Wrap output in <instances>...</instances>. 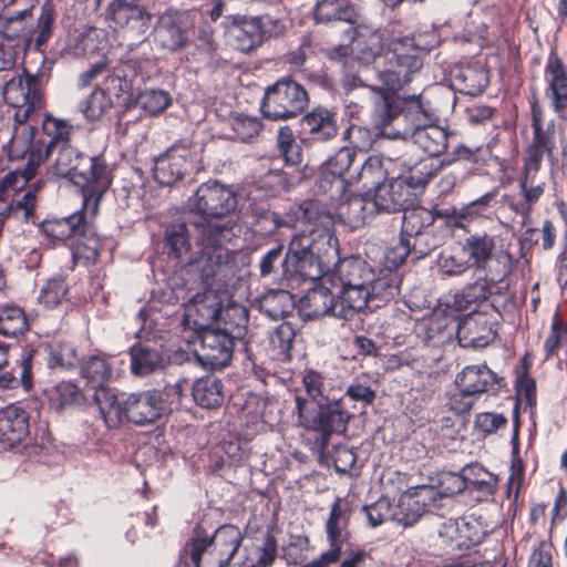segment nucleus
<instances>
[{
  "label": "nucleus",
  "mask_w": 567,
  "mask_h": 567,
  "mask_svg": "<svg viewBox=\"0 0 567 567\" xmlns=\"http://www.w3.org/2000/svg\"><path fill=\"white\" fill-rule=\"evenodd\" d=\"M545 74L551 106L560 118L567 121V66L557 55L551 54L545 66Z\"/></svg>",
  "instance_id": "5701e85b"
},
{
  "label": "nucleus",
  "mask_w": 567,
  "mask_h": 567,
  "mask_svg": "<svg viewBox=\"0 0 567 567\" xmlns=\"http://www.w3.org/2000/svg\"><path fill=\"white\" fill-rule=\"evenodd\" d=\"M454 81L461 93L475 96L485 90L488 84V76L482 68L467 66L455 73Z\"/></svg>",
  "instance_id": "3c124183"
},
{
  "label": "nucleus",
  "mask_w": 567,
  "mask_h": 567,
  "mask_svg": "<svg viewBox=\"0 0 567 567\" xmlns=\"http://www.w3.org/2000/svg\"><path fill=\"white\" fill-rule=\"evenodd\" d=\"M336 296V318L350 320L364 311L371 302L368 288L341 287Z\"/></svg>",
  "instance_id": "72a5a7b5"
},
{
  "label": "nucleus",
  "mask_w": 567,
  "mask_h": 567,
  "mask_svg": "<svg viewBox=\"0 0 567 567\" xmlns=\"http://www.w3.org/2000/svg\"><path fill=\"white\" fill-rule=\"evenodd\" d=\"M466 481L470 491L477 492L483 498H488L495 494L498 478L483 466L474 464L466 466Z\"/></svg>",
  "instance_id": "864d4df0"
},
{
  "label": "nucleus",
  "mask_w": 567,
  "mask_h": 567,
  "mask_svg": "<svg viewBox=\"0 0 567 567\" xmlns=\"http://www.w3.org/2000/svg\"><path fill=\"white\" fill-rule=\"evenodd\" d=\"M466 488V466L460 473H442L439 477L437 487H434L436 497H452Z\"/></svg>",
  "instance_id": "e2e57ef3"
},
{
  "label": "nucleus",
  "mask_w": 567,
  "mask_h": 567,
  "mask_svg": "<svg viewBox=\"0 0 567 567\" xmlns=\"http://www.w3.org/2000/svg\"><path fill=\"white\" fill-rule=\"evenodd\" d=\"M0 37L7 40L23 39L30 43L33 40L31 10L25 9L11 17L0 16Z\"/></svg>",
  "instance_id": "79ce46f5"
},
{
  "label": "nucleus",
  "mask_w": 567,
  "mask_h": 567,
  "mask_svg": "<svg viewBox=\"0 0 567 567\" xmlns=\"http://www.w3.org/2000/svg\"><path fill=\"white\" fill-rule=\"evenodd\" d=\"M199 245H213L234 236L233 224L210 221L204 217L189 215L183 220L167 225L164 234V244L169 257L181 259L190 251V236Z\"/></svg>",
  "instance_id": "20e7f679"
},
{
  "label": "nucleus",
  "mask_w": 567,
  "mask_h": 567,
  "mask_svg": "<svg viewBox=\"0 0 567 567\" xmlns=\"http://www.w3.org/2000/svg\"><path fill=\"white\" fill-rule=\"evenodd\" d=\"M155 41L169 51L182 49L186 44V37L175 23H162L155 30Z\"/></svg>",
  "instance_id": "0e129e2a"
},
{
  "label": "nucleus",
  "mask_w": 567,
  "mask_h": 567,
  "mask_svg": "<svg viewBox=\"0 0 567 567\" xmlns=\"http://www.w3.org/2000/svg\"><path fill=\"white\" fill-rule=\"evenodd\" d=\"M28 330V319L20 307L4 306L0 308V334L14 338Z\"/></svg>",
  "instance_id": "6e6d98bb"
},
{
  "label": "nucleus",
  "mask_w": 567,
  "mask_h": 567,
  "mask_svg": "<svg viewBox=\"0 0 567 567\" xmlns=\"http://www.w3.org/2000/svg\"><path fill=\"white\" fill-rule=\"evenodd\" d=\"M401 281L399 272L391 268L381 269L378 276L373 271V281L368 286L371 302H388L394 299L400 292Z\"/></svg>",
  "instance_id": "58836bf2"
},
{
  "label": "nucleus",
  "mask_w": 567,
  "mask_h": 567,
  "mask_svg": "<svg viewBox=\"0 0 567 567\" xmlns=\"http://www.w3.org/2000/svg\"><path fill=\"white\" fill-rule=\"evenodd\" d=\"M221 301L215 291L197 293L186 306V317L199 329L208 328L213 322L219 321Z\"/></svg>",
  "instance_id": "a878e982"
},
{
  "label": "nucleus",
  "mask_w": 567,
  "mask_h": 567,
  "mask_svg": "<svg viewBox=\"0 0 567 567\" xmlns=\"http://www.w3.org/2000/svg\"><path fill=\"white\" fill-rule=\"evenodd\" d=\"M219 320L224 324L221 331L236 339H243L249 320L248 309L243 305L230 302L226 308L221 307Z\"/></svg>",
  "instance_id": "8fccbe9b"
},
{
  "label": "nucleus",
  "mask_w": 567,
  "mask_h": 567,
  "mask_svg": "<svg viewBox=\"0 0 567 567\" xmlns=\"http://www.w3.org/2000/svg\"><path fill=\"white\" fill-rule=\"evenodd\" d=\"M300 311L305 319L313 320L323 316L336 318L334 293L324 286H316L300 299Z\"/></svg>",
  "instance_id": "7c9ffc66"
},
{
  "label": "nucleus",
  "mask_w": 567,
  "mask_h": 567,
  "mask_svg": "<svg viewBox=\"0 0 567 567\" xmlns=\"http://www.w3.org/2000/svg\"><path fill=\"white\" fill-rule=\"evenodd\" d=\"M237 205L238 199L234 188L217 181L200 184L195 194L187 200L190 213H195L194 217H204L218 223H223L224 218L231 215ZM226 223H229V220Z\"/></svg>",
  "instance_id": "9d476101"
},
{
  "label": "nucleus",
  "mask_w": 567,
  "mask_h": 567,
  "mask_svg": "<svg viewBox=\"0 0 567 567\" xmlns=\"http://www.w3.org/2000/svg\"><path fill=\"white\" fill-rule=\"evenodd\" d=\"M308 102L309 97L302 85L282 79L267 87L260 110L268 120L285 121L301 114Z\"/></svg>",
  "instance_id": "9b49d317"
},
{
  "label": "nucleus",
  "mask_w": 567,
  "mask_h": 567,
  "mask_svg": "<svg viewBox=\"0 0 567 567\" xmlns=\"http://www.w3.org/2000/svg\"><path fill=\"white\" fill-rule=\"evenodd\" d=\"M413 190L404 178L383 181L374 189L372 200L375 212L395 213L412 202Z\"/></svg>",
  "instance_id": "aec40b11"
},
{
  "label": "nucleus",
  "mask_w": 567,
  "mask_h": 567,
  "mask_svg": "<svg viewBox=\"0 0 567 567\" xmlns=\"http://www.w3.org/2000/svg\"><path fill=\"white\" fill-rule=\"evenodd\" d=\"M192 394L195 402L205 409L220 406L224 401L221 381L210 374L196 380L192 386Z\"/></svg>",
  "instance_id": "a19ab883"
},
{
  "label": "nucleus",
  "mask_w": 567,
  "mask_h": 567,
  "mask_svg": "<svg viewBox=\"0 0 567 567\" xmlns=\"http://www.w3.org/2000/svg\"><path fill=\"white\" fill-rule=\"evenodd\" d=\"M131 372L135 377H147L163 370L167 360L161 348L136 343L130 349Z\"/></svg>",
  "instance_id": "2f4dec72"
},
{
  "label": "nucleus",
  "mask_w": 567,
  "mask_h": 567,
  "mask_svg": "<svg viewBox=\"0 0 567 567\" xmlns=\"http://www.w3.org/2000/svg\"><path fill=\"white\" fill-rule=\"evenodd\" d=\"M81 375L86 380V386L107 384L112 377V367L103 355H91L81 367Z\"/></svg>",
  "instance_id": "5fc2aeb1"
},
{
  "label": "nucleus",
  "mask_w": 567,
  "mask_h": 567,
  "mask_svg": "<svg viewBox=\"0 0 567 567\" xmlns=\"http://www.w3.org/2000/svg\"><path fill=\"white\" fill-rule=\"evenodd\" d=\"M282 252L284 246L280 244L261 257L259 262V276L261 278L289 279V275L285 274V255Z\"/></svg>",
  "instance_id": "bf43d9fd"
},
{
  "label": "nucleus",
  "mask_w": 567,
  "mask_h": 567,
  "mask_svg": "<svg viewBox=\"0 0 567 567\" xmlns=\"http://www.w3.org/2000/svg\"><path fill=\"white\" fill-rule=\"evenodd\" d=\"M462 252L468 257L472 267L484 272L491 282H503L512 272V254L497 249L496 237L487 233L468 235L462 244Z\"/></svg>",
  "instance_id": "0eeeda50"
},
{
  "label": "nucleus",
  "mask_w": 567,
  "mask_h": 567,
  "mask_svg": "<svg viewBox=\"0 0 567 567\" xmlns=\"http://www.w3.org/2000/svg\"><path fill=\"white\" fill-rule=\"evenodd\" d=\"M303 132L313 142H327L337 137L338 124L336 114L327 107L318 106L303 115Z\"/></svg>",
  "instance_id": "cd10ccee"
},
{
  "label": "nucleus",
  "mask_w": 567,
  "mask_h": 567,
  "mask_svg": "<svg viewBox=\"0 0 567 567\" xmlns=\"http://www.w3.org/2000/svg\"><path fill=\"white\" fill-rule=\"evenodd\" d=\"M43 135L48 140H39L43 142L42 152L44 159L52 155L58 147L70 144V136L73 131V126L65 120L56 118L51 115H45L42 123Z\"/></svg>",
  "instance_id": "e433bc0d"
},
{
  "label": "nucleus",
  "mask_w": 567,
  "mask_h": 567,
  "mask_svg": "<svg viewBox=\"0 0 567 567\" xmlns=\"http://www.w3.org/2000/svg\"><path fill=\"white\" fill-rule=\"evenodd\" d=\"M321 206L323 212L329 214L332 218L329 227L333 224L334 218H337L341 224L347 225L352 229H357L362 227L367 223L368 218L375 213L372 200L368 196L361 194L344 197L337 205L333 215L326 210L322 204Z\"/></svg>",
  "instance_id": "412c9836"
},
{
  "label": "nucleus",
  "mask_w": 567,
  "mask_h": 567,
  "mask_svg": "<svg viewBox=\"0 0 567 567\" xmlns=\"http://www.w3.org/2000/svg\"><path fill=\"white\" fill-rule=\"evenodd\" d=\"M252 225L264 236H270L280 228H291L295 225V217L290 214L281 215L264 207H256L251 212Z\"/></svg>",
  "instance_id": "c03bdc74"
},
{
  "label": "nucleus",
  "mask_w": 567,
  "mask_h": 567,
  "mask_svg": "<svg viewBox=\"0 0 567 567\" xmlns=\"http://www.w3.org/2000/svg\"><path fill=\"white\" fill-rule=\"evenodd\" d=\"M113 106L112 99L105 90L95 89L81 104V112L89 121L100 120Z\"/></svg>",
  "instance_id": "052dcab7"
},
{
  "label": "nucleus",
  "mask_w": 567,
  "mask_h": 567,
  "mask_svg": "<svg viewBox=\"0 0 567 567\" xmlns=\"http://www.w3.org/2000/svg\"><path fill=\"white\" fill-rule=\"evenodd\" d=\"M502 379L486 364L465 367L457 375L455 383L460 390L478 395L484 392H496Z\"/></svg>",
  "instance_id": "b1692460"
},
{
  "label": "nucleus",
  "mask_w": 567,
  "mask_h": 567,
  "mask_svg": "<svg viewBox=\"0 0 567 567\" xmlns=\"http://www.w3.org/2000/svg\"><path fill=\"white\" fill-rule=\"evenodd\" d=\"M302 385L306 391L307 399L312 404H324L337 399L333 388L328 379L320 372L315 370H306L302 375Z\"/></svg>",
  "instance_id": "37998d69"
},
{
  "label": "nucleus",
  "mask_w": 567,
  "mask_h": 567,
  "mask_svg": "<svg viewBox=\"0 0 567 567\" xmlns=\"http://www.w3.org/2000/svg\"><path fill=\"white\" fill-rule=\"evenodd\" d=\"M245 567H268L277 556V540L270 532L262 533L244 547Z\"/></svg>",
  "instance_id": "473e14b6"
},
{
  "label": "nucleus",
  "mask_w": 567,
  "mask_h": 567,
  "mask_svg": "<svg viewBox=\"0 0 567 567\" xmlns=\"http://www.w3.org/2000/svg\"><path fill=\"white\" fill-rule=\"evenodd\" d=\"M137 104L148 114L156 115L164 112L172 103V97L164 90H145L136 100Z\"/></svg>",
  "instance_id": "69168bd1"
},
{
  "label": "nucleus",
  "mask_w": 567,
  "mask_h": 567,
  "mask_svg": "<svg viewBox=\"0 0 567 567\" xmlns=\"http://www.w3.org/2000/svg\"><path fill=\"white\" fill-rule=\"evenodd\" d=\"M53 171L56 176L69 178L79 186L84 207L96 210L112 179L107 163L101 156H86L70 144L55 150Z\"/></svg>",
  "instance_id": "7ed1b4c3"
},
{
  "label": "nucleus",
  "mask_w": 567,
  "mask_h": 567,
  "mask_svg": "<svg viewBox=\"0 0 567 567\" xmlns=\"http://www.w3.org/2000/svg\"><path fill=\"white\" fill-rule=\"evenodd\" d=\"M405 240L409 241V246L412 250V256L414 259L424 258L440 244V238L435 235L433 227L425 231L419 233L416 236H411Z\"/></svg>",
  "instance_id": "774afa93"
},
{
  "label": "nucleus",
  "mask_w": 567,
  "mask_h": 567,
  "mask_svg": "<svg viewBox=\"0 0 567 567\" xmlns=\"http://www.w3.org/2000/svg\"><path fill=\"white\" fill-rule=\"evenodd\" d=\"M107 17L116 27L138 38L145 35L152 21V14L144 7L130 0H113L107 8Z\"/></svg>",
  "instance_id": "6ab92c4d"
},
{
  "label": "nucleus",
  "mask_w": 567,
  "mask_h": 567,
  "mask_svg": "<svg viewBox=\"0 0 567 567\" xmlns=\"http://www.w3.org/2000/svg\"><path fill=\"white\" fill-rule=\"evenodd\" d=\"M497 282H491L487 280L484 275L483 279H478L473 284L465 286L460 292H457L454 297V307L458 311H470L471 315L474 313L475 307L485 301L492 293V286ZM481 319L483 317L471 316L458 330V339L460 342H463L464 347H483L487 344L494 338V331L492 329V324H487L486 320H483L482 333L475 334L474 328H476L477 323H481Z\"/></svg>",
  "instance_id": "6e6552de"
},
{
  "label": "nucleus",
  "mask_w": 567,
  "mask_h": 567,
  "mask_svg": "<svg viewBox=\"0 0 567 567\" xmlns=\"http://www.w3.org/2000/svg\"><path fill=\"white\" fill-rule=\"evenodd\" d=\"M435 501L436 492L433 486H417L400 497L393 519L404 528L412 527L430 511Z\"/></svg>",
  "instance_id": "a211bd4d"
},
{
  "label": "nucleus",
  "mask_w": 567,
  "mask_h": 567,
  "mask_svg": "<svg viewBox=\"0 0 567 567\" xmlns=\"http://www.w3.org/2000/svg\"><path fill=\"white\" fill-rule=\"evenodd\" d=\"M29 433L28 413L13 404L0 409V442L9 447L19 444Z\"/></svg>",
  "instance_id": "bb28decb"
},
{
  "label": "nucleus",
  "mask_w": 567,
  "mask_h": 567,
  "mask_svg": "<svg viewBox=\"0 0 567 567\" xmlns=\"http://www.w3.org/2000/svg\"><path fill=\"white\" fill-rule=\"evenodd\" d=\"M317 409L313 414L309 401L302 395H296L299 424L317 434L316 442L323 451L332 434H341L347 430L351 414L338 398L324 404H318Z\"/></svg>",
  "instance_id": "423d86ee"
},
{
  "label": "nucleus",
  "mask_w": 567,
  "mask_h": 567,
  "mask_svg": "<svg viewBox=\"0 0 567 567\" xmlns=\"http://www.w3.org/2000/svg\"><path fill=\"white\" fill-rule=\"evenodd\" d=\"M235 340L220 329H205L199 336V360L212 369L225 368L233 359Z\"/></svg>",
  "instance_id": "f3484780"
},
{
  "label": "nucleus",
  "mask_w": 567,
  "mask_h": 567,
  "mask_svg": "<svg viewBox=\"0 0 567 567\" xmlns=\"http://www.w3.org/2000/svg\"><path fill=\"white\" fill-rule=\"evenodd\" d=\"M208 537H196L185 547V561L189 558L190 567H217Z\"/></svg>",
  "instance_id": "13d9d810"
},
{
  "label": "nucleus",
  "mask_w": 567,
  "mask_h": 567,
  "mask_svg": "<svg viewBox=\"0 0 567 567\" xmlns=\"http://www.w3.org/2000/svg\"><path fill=\"white\" fill-rule=\"evenodd\" d=\"M350 511L342 506L340 498H337L330 509L329 518L326 523L327 539L330 545L329 550L322 553L317 559L308 563L313 567H329L339 561L341 556V547L349 538Z\"/></svg>",
  "instance_id": "ddd939ff"
},
{
  "label": "nucleus",
  "mask_w": 567,
  "mask_h": 567,
  "mask_svg": "<svg viewBox=\"0 0 567 567\" xmlns=\"http://www.w3.org/2000/svg\"><path fill=\"white\" fill-rule=\"evenodd\" d=\"M404 118L412 120V127L403 132L396 131L394 137L411 135L413 142L431 157L442 155L447 147L449 134L437 126L430 124L435 118L432 110L426 109L420 96L411 97V103L404 113Z\"/></svg>",
  "instance_id": "1a4fd4ad"
},
{
  "label": "nucleus",
  "mask_w": 567,
  "mask_h": 567,
  "mask_svg": "<svg viewBox=\"0 0 567 567\" xmlns=\"http://www.w3.org/2000/svg\"><path fill=\"white\" fill-rule=\"evenodd\" d=\"M56 11L51 2H44L40 8L37 25H33V40L37 48H40L53 34Z\"/></svg>",
  "instance_id": "680f3d73"
},
{
  "label": "nucleus",
  "mask_w": 567,
  "mask_h": 567,
  "mask_svg": "<svg viewBox=\"0 0 567 567\" xmlns=\"http://www.w3.org/2000/svg\"><path fill=\"white\" fill-rule=\"evenodd\" d=\"M259 308L269 318L274 320L281 319L292 311L293 297L284 289L271 290L262 296Z\"/></svg>",
  "instance_id": "09e8293b"
},
{
  "label": "nucleus",
  "mask_w": 567,
  "mask_h": 567,
  "mask_svg": "<svg viewBox=\"0 0 567 567\" xmlns=\"http://www.w3.org/2000/svg\"><path fill=\"white\" fill-rule=\"evenodd\" d=\"M333 277L340 287L368 288L373 281V268L360 257H349L334 265Z\"/></svg>",
  "instance_id": "c85d7f7f"
},
{
  "label": "nucleus",
  "mask_w": 567,
  "mask_h": 567,
  "mask_svg": "<svg viewBox=\"0 0 567 567\" xmlns=\"http://www.w3.org/2000/svg\"><path fill=\"white\" fill-rule=\"evenodd\" d=\"M434 214L424 207H405L403 209L401 237L409 239L419 233L425 231L434 226Z\"/></svg>",
  "instance_id": "49530a36"
},
{
  "label": "nucleus",
  "mask_w": 567,
  "mask_h": 567,
  "mask_svg": "<svg viewBox=\"0 0 567 567\" xmlns=\"http://www.w3.org/2000/svg\"><path fill=\"white\" fill-rule=\"evenodd\" d=\"M228 241L230 239H224L213 245H199L202 251L196 264L204 280L207 281L215 277L230 261L229 250L223 247Z\"/></svg>",
  "instance_id": "f704fd0d"
},
{
  "label": "nucleus",
  "mask_w": 567,
  "mask_h": 567,
  "mask_svg": "<svg viewBox=\"0 0 567 567\" xmlns=\"http://www.w3.org/2000/svg\"><path fill=\"white\" fill-rule=\"evenodd\" d=\"M122 419L136 425H146L156 422L165 411L162 394L156 390L134 392L122 401Z\"/></svg>",
  "instance_id": "2eb2a0df"
},
{
  "label": "nucleus",
  "mask_w": 567,
  "mask_h": 567,
  "mask_svg": "<svg viewBox=\"0 0 567 567\" xmlns=\"http://www.w3.org/2000/svg\"><path fill=\"white\" fill-rule=\"evenodd\" d=\"M352 52L365 65L377 63L375 72L383 86L392 92L412 82L422 66L425 51L414 38L395 35L389 28L375 29L359 23L352 30Z\"/></svg>",
  "instance_id": "f257e3e1"
},
{
  "label": "nucleus",
  "mask_w": 567,
  "mask_h": 567,
  "mask_svg": "<svg viewBox=\"0 0 567 567\" xmlns=\"http://www.w3.org/2000/svg\"><path fill=\"white\" fill-rule=\"evenodd\" d=\"M85 395L72 382L63 381L58 383L49 394L50 406L56 412L72 405L81 404Z\"/></svg>",
  "instance_id": "4d7b16f0"
},
{
  "label": "nucleus",
  "mask_w": 567,
  "mask_h": 567,
  "mask_svg": "<svg viewBox=\"0 0 567 567\" xmlns=\"http://www.w3.org/2000/svg\"><path fill=\"white\" fill-rule=\"evenodd\" d=\"M439 267L444 275L460 276L472 267L468 257L460 250H444L439 258Z\"/></svg>",
  "instance_id": "338daca9"
},
{
  "label": "nucleus",
  "mask_w": 567,
  "mask_h": 567,
  "mask_svg": "<svg viewBox=\"0 0 567 567\" xmlns=\"http://www.w3.org/2000/svg\"><path fill=\"white\" fill-rule=\"evenodd\" d=\"M357 165V154L350 147H341L334 156L330 157L320 171V187L327 189V186L336 184L337 189L343 188L344 184H350L349 176L354 172Z\"/></svg>",
  "instance_id": "4be33fe9"
},
{
  "label": "nucleus",
  "mask_w": 567,
  "mask_h": 567,
  "mask_svg": "<svg viewBox=\"0 0 567 567\" xmlns=\"http://www.w3.org/2000/svg\"><path fill=\"white\" fill-rule=\"evenodd\" d=\"M17 123L18 125L14 127V133L8 143V154L11 159H18L29 155L25 168L19 172L20 178H22L23 184H25L35 175L37 167L44 161V154L41 147L43 142L34 140L37 130L33 126L25 124V122Z\"/></svg>",
  "instance_id": "4468645a"
},
{
  "label": "nucleus",
  "mask_w": 567,
  "mask_h": 567,
  "mask_svg": "<svg viewBox=\"0 0 567 567\" xmlns=\"http://www.w3.org/2000/svg\"><path fill=\"white\" fill-rule=\"evenodd\" d=\"M372 111V121L377 128L382 132L394 121L400 114L404 116L400 102L392 94L378 90Z\"/></svg>",
  "instance_id": "a18cd8bd"
},
{
  "label": "nucleus",
  "mask_w": 567,
  "mask_h": 567,
  "mask_svg": "<svg viewBox=\"0 0 567 567\" xmlns=\"http://www.w3.org/2000/svg\"><path fill=\"white\" fill-rule=\"evenodd\" d=\"M358 12L350 0H319L315 7V20L318 23L344 21L355 23Z\"/></svg>",
  "instance_id": "4c0bfd02"
},
{
  "label": "nucleus",
  "mask_w": 567,
  "mask_h": 567,
  "mask_svg": "<svg viewBox=\"0 0 567 567\" xmlns=\"http://www.w3.org/2000/svg\"><path fill=\"white\" fill-rule=\"evenodd\" d=\"M84 226L83 213H74L65 218L47 219L41 225L43 234L59 241H64L82 233Z\"/></svg>",
  "instance_id": "ea45409f"
},
{
  "label": "nucleus",
  "mask_w": 567,
  "mask_h": 567,
  "mask_svg": "<svg viewBox=\"0 0 567 567\" xmlns=\"http://www.w3.org/2000/svg\"><path fill=\"white\" fill-rule=\"evenodd\" d=\"M520 202H516L511 195L504 196V203L516 214L523 217L524 223L530 218L534 205L544 195L542 185H529L518 179Z\"/></svg>",
  "instance_id": "de8ad7c7"
},
{
  "label": "nucleus",
  "mask_w": 567,
  "mask_h": 567,
  "mask_svg": "<svg viewBox=\"0 0 567 567\" xmlns=\"http://www.w3.org/2000/svg\"><path fill=\"white\" fill-rule=\"evenodd\" d=\"M296 218L308 223L310 228L291 238L285 254V274L289 278L297 276L303 280H319L339 256L338 239L329 228L332 218L315 199L302 202Z\"/></svg>",
  "instance_id": "f03ea898"
},
{
  "label": "nucleus",
  "mask_w": 567,
  "mask_h": 567,
  "mask_svg": "<svg viewBox=\"0 0 567 567\" xmlns=\"http://www.w3.org/2000/svg\"><path fill=\"white\" fill-rule=\"evenodd\" d=\"M227 19L230 20L227 35L234 49L248 53L262 43L260 29L252 17L237 14L229 16Z\"/></svg>",
  "instance_id": "393cba45"
},
{
  "label": "nucleus",
  "mask_w": 567,
  "mask_h": 567,
  "mask_svg": "<svg viewBox=\"0 0 567 567\" xmlns=\"http://www.w3.org/2000/svg\"><path fill=\"white\" fill-rule=\"evenodd\" d=\"M193 166L192 151L185 145H173L154 161V179L163 186H173L188 174Z\"/></svg>",
  "instance_id": "dca6fc26"
},
{
  "label": "nucleus",
  "mask_w": 567,
  "mask_h": 567,
  "mask_svg": "<svg viewBox=\"0 0 567 567\" xmlns=\"http://www.w3.org/2000/svg\"><path fill=\"white\" fill-rule=\"evenodd\" d=\"M244 536L241 530L233 525L225 524L218 527L208 538L217 567H226L237 553Z\"/></svg>",
  "instance_id": "c756f323"
},
{
  "label": "nucleus",
  "mask_w": 567,
  "mask_h": 567,
  "mask_svg": "<svg viewBox=\"0 0 567 567\" xmlns=\"http://www.w3.org/2000/svg\"><path fill=\"white\" fill-rule=\"evenodd\" d=\"M530 120L533 137L525 148L523 166L518 179L529 185H542L545 192L546 183L540 179L538 173L544 157L551 158L555 148L554 121L545 123L544 111L536 99L530 102Z\"/></svg>",
  "instance_id": "39448f33"
},
{
  "label": "nucleus",
  "mask_w": 567,
  "mask_h": 567,
  "mask_svg": "<svg viewBox=\"0 0 567 567\" xmlns=\"http://www.w3.org/2000/svg\"><path fill=\"white\" fill-rule=\"evenodd\" d=\"M99 408V411L109 427H115L122 421V401L118 402L115 393L107 384L86 389Z\"/></svg>",
  "instance_id": "c9c22d12"
},
{
  "label": "nucleus",
  "mask_w": 567,
  "mask_h": 567,
  "mask_svg": "<svg viewBox=\"0 0 567 567\" xmlns=\"http://www.w3.org/2000/svg\"><path fill=\"white\" fill-rule=\"evenodd\" d=\"M384 174L381 161L377 156H370L357 163L349 179L350 184L361 182L367 188H375L379 184H382L381 181L384 178Z\"/></svg>",
  "instance_id": "603ef678"
},
{
  "label": "nucleus",
  "mask_w": 567,
  "mask_h": 567,
  "mask_svg": "<svg viewBox=\"0 0 567 567\" xmlns=\"http://www.w3.org/2000/svg\"><path fill=\"white\" fill-rule=\"evenodd\" d=\"M4 101L17 109L16 122H27L30 114L41 105L42 91L37 75L23 70L6 81L3 86Z\"/></svg>",
  "instance_id": "f8f14e48"
}]
</instances>
